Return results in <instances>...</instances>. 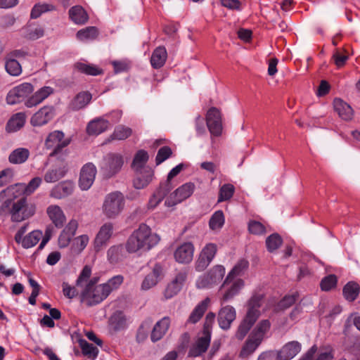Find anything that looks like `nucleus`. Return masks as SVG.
I'll return each mask as SVG.
<instances>
[{
  "label": "nucleus",
  "instance_id": "nucleus-26",
  "mask_svg": "<svg viewBox=\"0 0 360 360\" xmlns=\"http://www.w3.org/2000/svg\"><path fill=\"white\" fill-rule=\"evenodd\" d=\"M91 274V269L89 266L86 265L82 270L78 278L76 281L77 286H82L83 283H86L84 287H94L97 286L98 281V277H94L90 278Z\"/></svg>",
  "mask_w": 360,
  "mask_h": 360
},
{
  "label": "nucleus",
  "instance_id": "nucleus-8",
  "mask_svg": "<svg viewBox=\"0 0 360 360\" xmlns=\"http://www.w3.org/2000/svg\"><path fill=\"white\" fill-rule=\"evenodd\" d=\"M224 274V267L221 265H216L207 274L198 278L196 283L197 287L199 288L210 287L219 283L223 278Z\"/></svg>",
  "mask_w": 360,
  "mask_h": 360
},
{
  "label": "nucleus",
  "instance_id": "nucleus-2",
  "mask_svg": "<svg viewBox=\"0 0 360 360\" xmlns=\"http://www.w3.org/2000/svg\"><path fill=\"white\" fill-rule=\"evenodd\" d=\"M124 204V197L121 192H111L104 198L102 206L103 214L108 219H115L122 212Z\"/></svg>",
  "mask_w": 360,
  "mask_h": 360
},
{
  "label": "nucleus",
  "instance_id": "nucleus-56",
  "mask_svg": "<svg viewBox=\"0 0 360 360\" xmlns=\"http://www.w3.org/2000/svg\"><path fill=\"white\" fill-rule=\"evenodd\" d=\"M41 181V178L34 177L28 183L27 185L15 184V186H20L27 195H30L39 186Z\"/></svg>",
  "mask_w": 360,
  "mask_h": 360
},
{
  "label": "nucleus",
  "instance_id": "nucleus-15",
  "mask_svg": "<svg viewBox=\"0 0 360 360\" xmlns=\"http://www.w3.org/2000/svg\"><path fill=\"white\" fill-rule=\"evenodd\" d=\"M112 224L107 222L101 228L94 239V250L96 252L100 251L104 246L107 245L108 241L112 234Z\"/></svg>",
  "mask_w": 360,
  "mask_h": 360
},
{
  "label": "nucleus",
  "instance_id": "nucleus-14",
  "mask_svg": "<svg viewBox=\"0 0 360 360\" xmlns=\"http://www.w3.org/2000/svg\"><path fill=\"white\" fill-rule=\"evenodd\" d=\"M54 115L55 110L53 106H44L32 115L30 123L34 127H41L51 120Z\"/></svg>",
  "mask_w": 360,
  "mask_h": 360
},
{
  "label": "nucleus",
  "instance_id": "nucleus-40",
  "mask_svg": "<svg viewBox=\"0 0 360 360\" xmlns=\"http://www.w3.org/2000/svg\"><path fill=\"white\" fill-rule=\"evenodd\" d=\"M30 151L25 148H18L13 150L8 156V161L11 164H22L28 159Z\"/></svg>",
  "mask_w": 360,
  "mask_h": 360
},
{
  "label": "nucleus",
  "instance_id": "nucleus-59",
  "mask_svg": "<svg viewBox=\"0 0 360 360\" xmlns=\"http://www.w3.org/2000/svg\"><path fill=\"white\" fill-rule=\"evenodd\" d=\"M337 277L334 274L326 276L321 281V288L322 290L328 291L335 288L337 284Z\"/></svg>",
  "mask_w": 360,
  "mask_h": 360
},
{
  "label": "nucleus",
  "instance_id": "nucleus-46",
  "mask_svg": "<svg viewBox=\"0 0 360 360\" xmlns=\"http://www.w3.org/2000/svg\"><path fill=\"white\" fill-rule=\"evenodd\" d=\"M5 68L6 72L12 76H18L22 72V67L16 59L6 57Z\"/></svg>",
  "mask_w": 360,
  "mask_h": 360
},
{
  "label": "nucleus",
  "instance_id": "nucleus-22",
  "mask_svg": "<svg viewBox=\"0 0 360 360\" xmlns=\"http://www.w3.org/2000/svg\"><path fill=\"white\" fill-rule=\"evenodd\" d=\"M169 325L170 319L168 316H165L158 321L151 332L150 339L152 342H155L162 339L168 330Z\"/></svg>",
  "mask_w": 360,
  "mask_h": 360
},
{
  "label": "nucleus",
  "instance_id": "nucleus-35",
  "mask_svg": "<svg viewBox=\"0 0 360 360\" xmlns=\"http://www.w3.org/2000/svg\"><path fill=\"white\" fill-rule=\"evenodd\" d=\"M167 58V53L164 46H158L152 53L150 58L151 65L154 68H160L164 65Z\"/></svg>",
  "mask_w": 360,
  "mask_h": 360
},
{
  "label": "nucleus",
  "instance_id": "nucleus-39",
  "mask_svg": "<svg viewBox=\"0 0 360 360\" xmlns=\"http://www.w3.org/2000/svg\"><path fill=\"white\" fill-rule=\"evenodd\" d=\"M210 302V300L209 297L205 298L204 300L200 302L189 316L188 322L191 323H197L205 314Z\"/></svg>",
  "mask_w": 360,
  "mask_h": 360
},
{
  "label": "nucleus",
  "instance_id": "nucleus-34",
  "mask_svg": "<svg viewBox=\"0 0 360 360\" xmlns=\"http://www.w3.org/2000/svg\"><path fill=\"white\" fill-rule=\"evenodd\" d=\"M255 316L252 315H245L244 319L239 325L238 330L235 334L238 340H243L254 323L256 322Z\"/></svg>",
  "mask_w": 360,
  "mask_h": 360
},
{
  "label": "nucleus",
  "instance_id": "nucleus-61",
  "mask_svg": "<svg viewBox=\"0 0 360 360\" xmlns=\"http://www.w3.org/2000/svg\"><path fill=\"white\" fill-rule=\"evenodd\" d=\"M172 154V149L169 146H163L158 151L155 162L156 165H160L169 158Z\"/></svg>",
  "mask_w": 360,
  "mask_h": 360
},
{
  "label": "nucleus",
  "instance_id": "nucleus-62",
  "mask_svg": "<svg viewBox=\"0 0 360 360\" xmlns=\"http://www.w3.org/2000/svg\"><path fill=\"white\" fill-rule=\"evenodd\" d=\"M298 295L295 293L290 295L285 296L278 303V307L284 310L291 307L297 300Z\"/></svg>",
  "mask_w": 360,
  "mask_h": 360
},
{
  "label": "nucleus",
  "instance_id": "nucleus-58",
  "mask_svg": "<svg viewBox=\"0 0 360 360\" xmlns=\"http://www.w3.org/2000/svg\"><path fill=\"white\" fill-rule=\"evenodd\" d=\"M131 134V129L124 126H118L115 128L112 137L113 139L124 140Z\"/></svg>",
  "mask_w": 360,
  "mask_h": 360
},
{
  "label": "nucleus",
  "instance_id": "nucleus-21",
  "mask_svg": "<svg viewBox=\"0 0 360 360\" xmlns=\"http://www.w3.org/2000/svg\"><path fill=\"white\" fill-rule=\"evenodd\" d=\"M163 276V269L160 264H156L152 272L148 274L144 278L141 284V289L147 290L155 286Z\"/></svg>",
  "mask_w": 360,
  "mask_h": 360
},
{
  "label": "nucleus",
  "instance_id": "nucleus-49",
  "mask_svg": "<svg viewBox=\"0 0 360 360\" xmlns=\"http://www.w3.org/2000/svg\"><path fill=\"white\" fill-rule=\"evenodd\" d=\"M55 6L49 4H37L32 8L30 13L31 18L36 19L42 13L55 10Z\"/></svg>",
  "mask_w": 360,
  "mask_h": 360
},
{
  "label": "nucleus",
  "instance_id": "nucleus-6",
  "mask_svg": "<svg viewBox=\"0 0 360 360\" xmlns=\"http://www.w3.org/2000/svg\"><path fill=\"white\" fill-rule=\"evenodd\" d=\"M70 142L69 139H64L63 131H54L49 134L45 141V146L48 149H53L50 155L53 156L60 153L64 148L69 145Z\"/></svg>",
  "mask_w": 360,
  "mask_h": 360
},
{
  "label": "nucleus",
  "instance_id": "nucleus-4",
  "mask_svg": "<svg viewBox=\"0 0 360 360\" xmlns=\"http://www.w3.org/2000/svg\"><path fill=\"white\" fill-rule=\"evenodd\" d=\"M35 211V205L31 202L28 203L25 198H22L13 203L11 210V220L20 222L33 216Z\"/></svg>",
  "mask_w": 360,
  "mask_h": 360
},
{
  "label": "nucleus",
  "instance_id": "nucleus-31",
  "mask_svg": "<svg viewBox=\"0 0 360 360\" xmlns=\"http://www.w3.org/2000/svg\"><path fill=\"white\" fill-rule=\"evenodd\" d=\"M170 191L168 187H165L160 184V186L149 199L148 208L150 210L155 209Z\"/></svg>",
  "mask_w": 360,
  "mask_h": 360
},
{
  "label": "nucleus",
  "instance_id": "nucleus-32",
  "mask_svg": "<svg viewBox=\"0 0 360 360\" xmlns=\"http://www.w3.org/2000/svg\"><path fill=\"white\" fill-rule=\"evenodd\" d=\"M264 299V295L260 293L254 294L248 302V310L246 315H252L255 316V320H257L260 316L259 309L262 306Z\"/></svg>",
  "mask_w": 360,
  "mask_h": 360
},
{
  "label": "nucleus",
  "instance_id": "nucleus-37",
  "mask_svg": "<svg viewBox=\"0 0 360 360\" xmlns=\"http://www.w3.org/2000/svg\"><path fill=\"white\" fill-rule=\"evenodd\" d=\"M70 19L78 25H82L87 22L88 14L81 6H75L69 10Z\"/></svg>",
  "mask_w": 360,
  "mask_h": 360
},
{
  "label": "nucleus",
  "instance_id": "nucleus-48",
  "mask_svg": "<svg viewBox=\"0 0 360 360\" xmlns=\"http://www.w3.org/2000/svg\"><path fill=\"white\" fill-rule=\"evenodd\" d=\"M151 323L152 320L148 319L139 326L136 336V341L139 343H142L147 339Z\"/></svg>",
  "mask_w": 360,
  "mask_h": 360
},
{
  "label": "nucleus",
  "instance_id": "nucleus-5",
  "mask_svg": "<svg viewBox=\"0 0 360 360\" xmlns=\"http://www.w3.org/2000/svg\"><path fill=\"white\" fill-rule=\"evenodd\" d=\"M195 188L193 183L188 182L183 184L167 198L165 201V206L172 207L181 202L193 194Z\"/></svg>",
  "mask_w": 360,
  "mask_h": 360
},
{
  "label": "nucleus",
  "instance_id": "nucleus-30",
  "mask_svg": "<svg viewBox=\"0 0 360 360\" xmlns=\"http://www.w3.org/2000/svg\"><path fill=\"white\" fill-rule=\"evenodd\" d=\"M262 341V340H261V335H253L251 333L245 345L243 347L240 355L242 357H245L250 355L255 351V349L261 344Z\"/></svg>",
  "mask_w": 360,
  "mask_h": 360
},
{
  "label": "nucleus",
  "instance_id": "nucleus-20",
  "mask_svg": "<svg viewBox=\"0 0 360 360\" xmlns=\"http://www.w3.org/2000/svg\"><path fill=\"white\" fill-rule=\"evenodd\" d=\"M187 277L185 271L178 273L175 278L167 286L164 295L166 299H170L176 295L181 290Z\"/></svg>",
  "mask_w": 360,
  "mask_h": 360
},
{
  "label": "nucleus",
  "instance_id": "nucleus-13",
  "mask_svg": "<svg viewBox=\"0 0 360 360\" xmlns=\"http://www.w3.org/2000/svg\"><path fill=\"white\" fill-rule=\"evenodd\" d=\"M236 318V311L233 307L226 305L222 307L217 316V321L219 327L224 330H227L230 328L231 323Z\"/></svg>",
  "mask_w": 360,
  "mask_h": 360
},
{
  "label": "nucleus",
  "instance_id": "nucleus-1",
  "mask_svg": "<svg viewBox=\"0 0 360 360\" xmlns=\"http://www.w3.org/2000/svg\"><path fill=\"white\" fill-rule=\"evenodd\" d=\"M159 241V236L151 233L148 226L141 224L129 238L126 248L129 252H136L139 250H148Z\"/></svg>",
  "mask_w": 360,
  "mask_h": 360
},
{
  "label": "nucleus",
  "instance_id": "nucleus-9",
  "mask_svg": "<svg viewBox=\"0 0 360 360\" xmlns=\"http://www.w3.org/2000/svg\"><path fill=\"white\" fill-rule=\"evenodd\" d=\"M34 91V86L30 83H22L12 89L6 96V102L9 105L20 103Z\"/></svg>",
  "mask_w": 360,
  "mask_h": 360
},
{
  "label": "nucleus",
  "instance_id": "nucleus-41",
  "mask_svg": "<svg viewBox=\"0 0 360 360\" xmlns=\"http://www.w3.org/2000/svg\"><path fill=\"white\" fill-rule=\"evenodd\" d=\"M148 160V153L143 150H139L134 158L131 163V168L134 171L145 169V168H150L148 166L146 165Z\"/></svg>",
  "mask_w": 360,
  "mask_h": 360
},
{
  "label": "nucleus",
  "instance_id": "nucleus-25",
  "mask_svg": "<svg viewBox=\"0 0 360 360\" xmlns=\"http://www.w3.org/2000/svg\"><path fill=\"white\" fill-rule=\"evenodd\" d=\"M53 93V89L50 86H44L39 91L34 93L31 97H30L25 103V105L27 108H32L40 103H41L45 98H46L51 94Z\"/></svg>",
  "mask_w": 360,
  "mask_h": 360
},
{
  "label": "nucleus",
  "instance_id": "nucleus-28",
  "mask_svg": "<svg viewBox=\"0 0 360 360\" xmlns=\"http://www.w3.org/2000/svg\"><path fill=\"white\" fill-rule=\"evenodd\" d=\"M335 110L339 116L345 120H350L353 116V110L349 105L340 98H335L333 101Z\"/></svg>",
  "mask_w": 360,
  "mask_h": 360
},
{
  "label": "nucleus",
  "instance_id": "nucleus-55",
  "mask_svg": "<svg viewBox=\"0 0 360 360\" xmlns=\"http://www.w3.org/2000/svg\"><path fill=\"white\" fill-rule=\"evenodd\" d=\"M123 248L120 245H115L108 250V257L111 263H117L122 259Z\"/></svg>",
  "mask_w": 360,
  "mask_h": 360
},
{
  "label": "nucleus",
  "instance_id": "nucleus-54",
  "mask_svg": "<svg viewBox=\"0 0 360 360\" xmlns=\"http://www.w3.org/2000/svg\"><path fill=\"white\" fill-rule=\"evenodd\" d=\"M234 186L232 184H226L223 185L219 190L218 202L229 200L234 193Z\"/></svg>",
  "mask_w": 360,
  "mask_h": 360
},
{
  "label": "nucleus",
  "instance_id": "nucleus-43",
  "mask_svg": "<svg viewBox=\"0 0 360 360\" xmlns=\"http://www.w3.org/2000/svg\"><path fill=\"white\" fill-rule=\"evenodd\" d=\"M74 68L78 72L87 75L96 76L103 73L102 69L96 67V65L80 62L76 63L74 65Z\"/></svg>",
  "mask_w": 360,
  "mask_h": 360
},
{
  "label": "nucleus",
  "instance_id": "nucleus-3",
  "mask_svg": "<svg viewBox=\"0 0 360 360\" xmlns=\"http://www.w3.org/2000/svg\"><path fill=\"white\" fill-rule=\"evenodd\" d=\"M109 295V290L103 284L94 287H84L81 292V302L88 307L100 304Z\"/></svg>",
  "mask_w": 360,
  "mask_h": 360
},
{
  "label": "nucleus",
  "instance_id": "nucleus-57",
  "mask_svg": "<svg viewBox=\"0 0 360 360\" xmlns=\"http://www.w3.org/2000/svg\"><path fill=\"white\" fill-rule=\"evenodd\" d=\"M80 346L84 355L93 358L97 356L98 349L92 344L89 343L86 340H81Z\"/></svg>",
  "mask_w": 360,
  "mask_h": 360
},
{
  "label": "nucleus",
  "instance_id": "nucleus-27",
  "mask_svg": "<svg viewBox=\"0 0 360 360\" xmlns=\"http://www.w3.org/2000/svg\"><path fill=\"white\" fill-rule=\"evenodd\" d=\"M92 95L89 91H81L77 94L70 103L72 110H79L86 107L91 101Z\"/></svg>",
  "mask_w": 360,
  "mask_h": 360
},
{
  "label": "nucleus",
  "instance_id": "nucleus-42",
  "mask_svg": "<svg viewBox=\"0 0 360 360\" xmlns=\"http://www.w3.org/2000/svg\"><path fill=\"white\" fill-rule=\"evenodd\" d=\"M343 295L349 302L354 301L360 292L359 285L355 282H348L343 288Z\"/></svg>",
  "mask_w": 360,
  "mask_h": 360
},
{
  "label": "nucleus",
  "instance_id": "nucleus-44",
  "mask_svg": "<svg viewBox=\"0 0 360 360\" xmlns=\"http://www.w3.org/2000/svg\"><path fill=\"white\" fill-rule=\"evenodd\" d=\"M249 266V263L246 259H242L234 266L226 278L224 285H226L229 281H231L235 276L243 274Z\"/></svg>",
  "mask_w": 360,
  "mask_h": 360
},
{
  "label": "nucleus",
  "instance_id": "nucleus-10",
  "mask_svg": "<svg viewBox=\"0 0 360 360\" xmlns=\"http://www.w3.org/2000/svg\"><path fill=\"white\" fill-rule=\"evenodd\" d=\"M217 252V246L214 243L207 244L201 250L196 262L195 269L204 271L211 263Z\"/></svg>",
  "mask_w": 360,
  "mask_h": 360
},
{
  "label": "nucleus",
  "instance_id": "nucleus-17",
  "mask_svg": "<svg viewBox=\"0 0 360 360\" xmlns=\"http://www.w3.org/2000/svg\"><path fill=\"white\" fill-rule=\"evenodd\" d=\"M194 246L191 243H184L174 252V258L179 263L188 264L193 259Z\"/></svg>",
  "mask_w": 360,
  "mask_h": 360
},
{
  "label": "nucleus",
  "instance_id": "nucleus-64",
  "mask_svg": "<svg viewBox=\"0 0 360 360\" xmlns=\"http://www.w3.org/2000/svg\"><path fill=\"white\" fill-rule=\"evenodd\" d=\"M334 352L331 347L321 349L315 360H333Z\"/></svg>",
  "mask_w": 360,
  "mask_h": 360
},
{
  "label": "nucleus",
  "instance_id": "nucleus-60",
  "mask_svg": "<svg viewBox=\"0 0 360 360\" xmlns=\"http://www.w3.org/2000/svg\"><path fill=\"white\" fill-rule=\"evenodd\" d=\"M216 315L213 312H209L205 319L202 334L211 338V329L214 322Z\"/></svg>",
  "mask_w": 360,
  "mask_h": 360
},
{
  "label": "nucleus",
  "instance_id": "nucleus-63",
  "mask_svg": "<svg viewBox=\"0 0 360 360\" xmlns=\"http://www.w3.org/2000/svg\"><path fill=\"white\" fill-rule=\"evenodd\" d=\"M270 326L271 324L269 320H262L258 323L257 327L252 332V334L261 335V340H263L264 334L269 329Z\"/></svg>",
  "mask_w": 360,
  "mask_h": 360
},
{
  "label": "nucleus",
  "instance_id": "nucleus-11",
  "mask_svg": "<svg viewBox=\"0 0 360 360\" xmlns=\"http://www.w3.org/2000/svg\"><path fill=\"white\" fill-rule=\"evenodd\" d=\"M206 123L210 134L219 136L222 132L221 115L219 109L212 107L207 112Z\"/></svg>",
  "mask_w": 360,
  "mask_h": 360
},
{
  "label": "nucleus",
  "instance_id": "nucleus-18",
  "mask_svg": "<svg viewBox=\"0 0 360 360\" xmlns=\"http://www.w3.org/2000/svg\"><path fill=\"white\" fill-rule=\"evenodd\" d=\"M210 337L203 334L202 336L198 338L195 342L191 346L188 356L198 357L206 352L210 346Z\"/></svg>",
  "mask_w": 360,
  "mask_h": 360
},
{
  "label": "nucleus",
  "instance_id": "nucleus-29",
  "mask_svg": "<svg viewBox=\"0 0 360 360\" xmlns=\"http://www.w3.org/2000/svg\"><path fill=\"white\" fill-rule=\"evenodd\" d=\"M25 120L26 115L25 112L15 113L8 121L6 130L9 133L15 132L25 125Z\"/></svg>",
  "mask_w": 360,
  "mask_h": 360
},
{
  "label": "nucleus",
  "instance_id": "nucleus-52",
  "mask_svg": "<svg viewBox=\"0 0 360 360\" xmlns=\"http://www.w3.org/2000/svg\"><path fill=\"white\" fill-rule=\"evenodd\" d=\"M244 282L241 279L235 281L231 288L225 292L223 296L224 301H228L232 299L236 294L238 293L240 290L243 287Z\"/></svg>",
  "mask_w": 360,
  "mask_h": 360
},
{
  "label": "nucleus",
  "instance_id": "nucleus-45",
  "mask_svg": "<svg viewBox=\"0 0 360 360\" xmlns=\"http://www.w3.org/2000/svg\"><path fill=\"white\" fill-rule=\"evenodd\" d=\"M42 236L41 231L35 230L24 237L20 243L23 248H30L37 245Z\"/></svg>",
  "mask_w": 360,
  "mask_h": 360
},
{
  "label": "nucleus",
  "instance_id": "nucleus-53",
  "mask_svg": "<svg viewBox=\"0 0 360 360\" xmlns=\"http://www.w3.org/2000/svg\"><path fill=\"white\" fill-rule=\"evenodd\" d=\"M89 238L87 235H82L75 238L72 246L74 252L80 253L87 245Z\"/></svg>",
  "mask_w": 360,
  "mask_h": 360
},
{
  "label": "nucleus",
  "instance_id": "nucleus-23",
  "mask_svg": "<svg viewBox=\"0 0 360 360\" xmlns=\"http://www.w3.org/2000/svg\"><path fill=\"white\" fill-rule=\"evenodd\" d=\"M46 213L50 219L57 228H61L65 221V216L62 209L56 205H51L46 209Z\"/></svg>",
  "mask_w": 360,
  "mask_h": 360
},
{
  "label": "nucleus",
  "instance_id": "nucleus-47",
  "mask_svg": "<svg viewBox=\"0 0 360 360\" xmlns=\"http://www.w3.org/2000/svg\"><path fill=\"white\" fill-rule=\"evenodd\" d=\"M283 239L278 233H273L266 239V246L269 252L277 250L282 244Z\"/></svg>",
  "mask_w": 360,
  "mask_h": 360
},
{
  "label": "nucleus",
  "instance_id": "nucleus-33",
  "mask_svg": "<svg viewBox=\"0 0 360 360\" xmlns=\"http://www.w3.org/2000/svg\"><path fill=\"white\" fill-rule=\"evenodd\" d=\"M108 127L109 122L108 120L103 118H97L88 124L86 131L89 135H98L105 131Z\"/></svg>",
  "mask_w": 360,
  "mask_h": 360
},
{
  "label": "nucleus",
  "instance_id": "nucleus-19",
  "mask_svg": "<svg viewBox=\"0 0 360 360\" xmlns=\"http://www.w3.org/2000/svg\"><path fill=\"white\" fill-rule=\"evenodd\" d=\"M135 178L133 184L136 189H143L146 187L152 181L153 171L151 168H145L141 170H134Z\"/></svg>",
  "mask_w": 360,
  "mask_h": 360
},
{
  "label": "nucleus",
  "instance_id": "nucleus-24",
  "mask_svg": "<svg viewBox=\"0 0 360 360\" xmlns=\"http://www.w3.org/2000/svg\"><path fill=\"white\" fill-rule=\"evenodd\" d=\"M74 186L70 181H63L55 186L51 191L50 195L56 199H62L71 195Z\"/></svg>",
  "mask_w": 360,
  "mask_h": 360
},
{
  "label": "nucleus",
  "instance_id": "nucleus-50",
  "mask_svg": "<svg viewBox=\"0 0 360 360\" xmlns=\"http://www.w3.org/2000/svg\"><path fill=\"white\" fill-rule=\"evenodd\" d=\"M224 224V215L222 211L215 212L211 217L209 226L212 230L220 229Z\"/></svg>",
  "mask_w": 360,
  "mask_h": 360
},
{
  "label": "nucleus",
  "instance_id": "nucleus-51",
  "mask_svg": "<svg viewBox=\"0 0 360 360\" xmlns=\"http://www.w3.org/2000/svg\"><path fill=\"white\" fill-rule=\"evenodd\" d=\"M98 35V30L96 27H88L80 30L77 33V37L79 40L94 39Z\"/></svg>",
  "mask_w": 360,
  "mask_h": 360
},
{
  "label": "nucleus",
  "instance_id": "nucleus-7",
  "mask_svg": "<svg viewBox=\"0 0 360 360\" xmlns=\"http://www.w3.org/2000/svg\"><path fill=\"white\" fill-rule=\"evenodd\" d=\"M124 165V159L122 155L118 153H110L105 158V163L102 170L105 178L110 179L115 176L121 170Z\"/></svg>",
  "mask_w": 360,
  "mask_h": 360
},
{
  "label": "nucleus",
  "instance_id": "nucleus-12",
  "mask_svg": "<svg viewBox=\"0 0 360 360\" xmlns=\"http://www.w3.org/2000/svg\"><path fill=\"white\" fill-rule=\"evenodd\" d=\"M96 173V167L91 162H88L82 167L79 179V186L82 190L86 191L91 188Z\"/></svg>",
  "mask_w": 360,
  "mask_h": 360
},
{
  "label": "nucleus",
  "instance_id": "nucleus-38",
  "mask_svg": "<svg viewBox=\"0 0 360 360\" xmlns=\"http://www.w3.org/2000/svg\"><path fill=\"white\" fill-rule=\"evenodd\" d=\"M110 326L116 332L124 330L127 327V318L121 311H117L110 316Z\"/></svg>",
  "mask_w": 360,
  "mask_h": 360
},
{
  "label": "nucleus",
  "instance_id": "nucleus-36",
  "mask_svg": "<svg viewBox=\"0 0 360 360\" xmlns=\"http://www.w3.org/2000/svg\"><path fill=\"white\" fill-rule=\"evenodd\" d=\"M67 169L65 166L52 167L46 171L44 179L46 183H55L65 176Z\"/></svg>",
  "mask_w": 360,
  "mask_h": 360
},
{
  "label": "nucleus",
  "instance_id": "nucleus-16",
  "mask_svg": "<svg viewBox=\"0 0 360 360\" xmlns=\"http://www.w3.org/2000/svg\"><path fill=\"white\" fill-rule=\"evenodd\" d=\"M302 349V345L298 341H290L285 344L277 352L278 360H290Z\"/></svg>",
  "mask_w": 360,
  "mask_h": 360
}]
</instances>
